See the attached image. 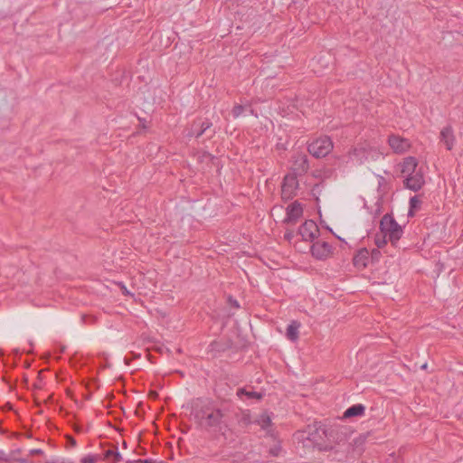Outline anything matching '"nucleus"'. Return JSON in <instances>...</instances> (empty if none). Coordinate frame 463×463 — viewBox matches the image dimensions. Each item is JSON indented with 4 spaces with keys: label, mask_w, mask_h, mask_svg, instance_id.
<instances>
[{
    "label": "nucleus",
    "mask_w": 463,
    "mask_h": 463,
    "mask_svg": "<svg viewBox=\"0 0 463 463\" xmlns=\"http://www.w3.org/2000/svg\"><path fill=\"white\" fill-rule=\"evenodd\" d=\"M335 430H327L322 427L308 426L307 436L305 438V447L312 446L320 451L334 449L333 442L330 438L333 437Z\"/></svg>",
    "instance_id": "f03ea898"
},
{
    "label": "nucleus",
    "mask_w": 463,
    "mask_h": 463,
    "mask_svg": "<svg viewBox=\"0 0 463 463\" xmlns=\"http://www.w3.org/2000/svg\"><path fill=\"white\" fill-rule=\"evenodd\" d=\"M205 132L203 131V129H201V128H199V129L195 131V130H194V128L192 127V129L188 132L187 136L199 138Z\"/></svg>",
    "instance_id": "a878e982"
},
{
    "label": "nucleus",
    "mask_w": 463,
    "mask_h": 463,
    "mask_svg": "<svg viewBox=\"0 0 463 463\" xmlns=\"http://www.w3.org/2000/svg\"><path fill=\"white\" fill-rule=\"evenodd\" d=\"M67 442L71 447H76V439L71 436H67Z\"/></svg>",
    "instance_id": "c85d7f7f"
},
{
    "label": "nucleus",
    "mask_w": 463,
    "mask_h": 463,
    "mask_svg": "<svg viewBox=\"0 0 463 463\" xmlns=\"http://www.w3.org/2000/svg\"><path fill=\"white\" fill-rule=\"evenodd\" d=\"M231 303L236 308H238L240 307L237 300H232V301L231 300Z\"/></svg>",
    "instance_id": "72a5a7b5"
},
{
    "label": "nucleus",
    "mask_w": 463,
    "mask_h": 463,
    "mask_svg": "<svg viewBox=\"0 0 463 463\" xmlns=\"http://www.w3.org/2000/svg\"><path fill=\"white\" fill-rule=\"evenodd\" d=\"M212 126H213L212 122L208 119L202 121V122L194 120L192 125L193 128H195V127L201 128V129H203L204 132H206L208 129H210L212 128Z\"/></svg>",
    "instance_id": "4be33fe9"
},
{
    "label": "nucleus",
    "mask_w": 463,
    "mask_h": 463,
    "mask_svg": "<svg viewBox=\"0 0 463 463\" xmlns=\"http://www.w3.org/2000/svg\"><path fill=\"white\" fill-rule=\"evenodd\" d=\"M388 143L391 148L398 154H402L411 147V143L408 139L397 135H391L388 138Z\"/></svg>",
    "instance_id": "6e6552de"
},
{
    "label": "nucleus",
    "mask_w": 463,
    "mask_h": 463,
    "mask_svg": "<svg viewBox=\"0 0 463 463\" xmlns=\"http://www.w3.org/2000/svg\"><path fill=\"white\" fill-rule=\"evenodd\" d=\"M257 422L263 430H267L271 425V419L268 414L264 413L260 416Z\"/></svg>",
    "instance_id": "412c9836"
},
{
    "label": "nucleus",
    "mask_w": 463,
    "mask_h": 463,
    "mask_svg": "<svg viewBox=\"0 0 463 463\" xmlns=\"http://www.w3.org/2000/svg\"><path fill=\"white\" fill-rule=\"evenodd\" d=\"M381 233L388 237L392 246L398 247V242L403 234V230L394 218L389 214H384L380 221Z\"/></svg>",
    "instance_id": "7ed1b4c3"
},
{
    "label": "nucleus",
    "mask_w": 463,
    "mask_h": 463,
    "mask_svg": "<svg viewBox=\"0 0 463 463\" xmlns=\"http://www.w3.org/2000/svg\"><path fill=\"white\" fill-rule=\"evenodd\" d=\"M119 285H120V288L122 290L123 295H125V296L130 295L129 291L127 289V288L122 283H119Z\"/></svg>",
    "instance_id": "7c9ffc66"
},
{
    "label": "nucleus",
    "mask_w": 463,
    "mask_h": 463,
    "mask_svg": "<svg viewBox=\"0 0 463 463\" xmlns=\"http://www.w3.org/2000/svg\"><path fill=\"white\" fill-rule=\"evenodd\" d=\"M92 457H93L94 458H96V462H98V461H99V460H100V459H103V457L101 458V456H100V455H98V454H97V455H92Z\"/></svg>",
    "instance_id": "f704fd0d"
},
{
    "label": "nucleus",
    "mask_w": 463,
    "mask_h": 463,
    "mask_svg": "<svg viewBox=\"0 0 463 463\" xmlns=\"http://www.w3.org/2000/svg\"><path fill=\"white\" fill-rule=\"evenodd\" d=\"M418 165V162L415 157L409 156L404 159L402 168V173L406 175H411L416 173V167Z\"/></svg>",
    "instance_id": "4468645a"
},
{
    "label": "nucleus",
    "mask_w": 463,
    "mask_h": 463,
    "mask_svg": "<svg viewBox=\"0 0 463 463\" xmlns=\"http://www.w3.org/2000/svg\"><path fill=\"white\" fill-rule=\"evenodd\" d=\"M53 463H73L72 461H61V462H53Z\"/></svg>",
    "instance_id": "e433bc0d"
},
{
    "label": "nucleus",
    "mask_w": 463,
    "mask_h": 463,
    "mask_svg": "<svg viewBox=\"0 0 463 463\" xmlns=\"http://www.w3.org/2000/svg\"><path fill=\"white\" fill-rule=\"evenodd\" d=\"M244 111V107L242 105H235L232 110V116L234 118L240 117Z\"/></svg>",
    "instance_id": "393cba45"
},
{
    "label": "nucleus",
    "mask_w": 463,
    "mask_h": 463,
    "mask_svg": "<svg viewBox=\"0 0 463 463\" xmlns=\"http://www.w3.org/2000/svg\"><path fill=\"white\" fill-rule=\"evenodd\" d=\"M236 418L238 424L242 428H245L251 423V417L249 411H241L236 414Z\"/></svg>",
    "instance_id": "6ab92c4d"
},
{
    "label": "nucleus",
    "mask_w": 463,
    "mask_h": 463,
    "mask_svg": "<svg viewBox=\"0 0 463 463\" xmlns=\"http://www.w3.org/2000/svg\"><path fill=\"white\" fill-rule=\"evenodd\" d=\"M368 251L366 250H359L354 257V265L358 268H365L368 260Z\"/></svg>",
    "instance_id": "a211bd4d"
},
{
    "label": "nucleus",
    "mask_w": 463,
    "mask_h": 463,
    "mask_svg": "<svg viewBox=\"0 0 463 463\" xmlns=\"http://www.w3.org/2000/svg\"><path fill=\"white\" fill-rule=\"evenodd\" d=\"M311 252L315 258L323 260L331 254L332 246L326 241H317L312 245Z\"/></svg>",
    "instance_id": "1a4fd4ad"
},
{
    "label": "nucleus",
    "mask_w": 463,
    "mask_h": 463,
    "mask_svg": "<svg viewBox=\"0 0 463 463\" xmlns=\"http://www.w3.org/2000/svg\"><path fill=\"white\" fill-rule=\"evenodd\" d=\"M292 158V175L296 176L305 175L309 169L307 156L304 153H296Z\"/></svg>",
    "instance_id": "423d86ee"
},
{
    "label": "nucleus",
    "mask_w": 463,
    "mask_h": 463,
    "mask_svg": "<svg viewBox=\"0 0 463 463\" xmlns=\"http://www.w3.org/2000/svg\"><path fill=\"white\" fill-rule=\"evenodd\" d=\"M2 460L3 461H8V458H7V457L3 455V456H0V461H2Z\"/></svg>",
    "instance_id": "c9c22d12"
},
{
    "label": "nucleus",
    "mask_w": 463,
    "mask_h": 463,
    "mask_svg": "<svg viewBox=\"0 0 463 463\" xmlns=\"http://www.w3.org/2000/svg\"><path fill=\"white\" fill-rule=\"evenodd\" d=\"M43 450H42V449H32V450L30 451V454H31V455H41V454H43Z\"/></svg>",
    "instance_id": "2f4dec72"
},
{
    "label": "nucleus",
    "mask_w": 463,
    "mask_h": 463,
    "mask_svg": "<svg viewBox=\"0 0 463 463\" xmlns=\"http://www.w3.org/2000/svg\"><path fill=\"white\" fill-rule=\"evenodd\" d=\"M298 234L302 237L303 241H312L318 236L319 228L314 221L307 220L298 228Z\"/></svg>",
    "instance_id": "0eeeda50"
},
{
    "label": "nucleus",
    "mask_w": 463,
    "mask_h": 463,
    "mask_svg": "<svg viewBox=\"0 0 463 463\" xmlns=\"http://www.w3.org/2000/svg\"><path fill=\"white\" fill-rule=\"evenodd\" d=\"M387 241L388 237L381 233L380 235H376L375 244L377 245L378 248H382L387 243Z\"/></svg>",
    "instance_id": "5701e85b"
},
{
    "label": "nucleus",
    "mask_w": 463,
    "mask_h": 463,
    "mask_svg": "<svg viewBox=\"0 0 463 463\" xmlns=\"http://www.w3.org/2000/svg\"><path fill=\"white\" fill-rule=\"evenodd\" d=\"M7 406H8V409H11V408H12V406H11V404H10V403H7Z\"/></svg>",
    "instance_id": "a19ab883"
},
{
    "label": "nucleus",
    "mask_w": 463,
    "mask_h": 463,
    "mask_svg": "<svg viewBox=\"0 0 463 463\" xmlns=\"http://www.w3.org/2000/svg\"><path fill=\"white\" fill-rule=\"evenodd\" d=\"M439 139L446 145L448 150H451L454 146L455 136L451 126L443 128L439 134Z\"/></svg>",
    "instance_id": "f8f14e48"
},
{
    "label": "nucleus",
    "mask_w": 463,
    "mask_h": 463,
    "mask_svg": "<svg viewBox=\"0 0 463 463\" xmlns=\"http://www.w3.org/2000/svg\"><path fill=\"white\" fill-rule=\"evenodd\" d=\"M139 463H156V461L153 459H142Z\"/></svg>",
    "instance_id": "473e14b6"
},
{
    "label": "nucleus",
    "mask_w": 463,
    "mask_h": 463,
    "mask_svg": "<svg viewBox=\"0 0 463 463\" xmlns=\"http://www.w3.org/2000/svg\"><path fill=\"white\" fill-rule=\"evenodd\" d=\"M302 215L303 207L298 201H295L287 207V217L285 219V222L295 224Z\"/></svg>",
    "instance_id": "9d476101"
},
{
    "label": "nucleus",
    "mask_w": 463,
    "mask_h": 463,
    "mask_svg": "<svg viewBox=\"0 0 463 463\" xmlns=\"http://www.w3.org/2000/svg\"><path fill=\"white\" fill-rule=\"evenodd\" d=\"M365 407L361 404L357 403L351 407H349L345 412H344V418H352L356 416H362L364 414Z\"/></svg>",
    "instance_id": "dca6fc26"
},
{
    "label": "nucleus",
    "mask_w": 463,
    "mask_h": 463,
    "mask_svg": "<svg viewBox=\"0 0 463 463\" xmlns=\"http://www.w3.org/2000/svg\"><path fill=\"white\" fill-rule=\"evenodd\" d=\"M281 451V446L279 444L275 445L274 447L269 449V454L278 457Z\"/></svg>",
    "instance_id": "bb28decb"
},
{
    "label": "nucleus",
    "mask_w": 463,
    "mask_h": 463,
    "mask_svg": "<svg viewBox=\"0 0 463 463\" xmlns=\"http://www.w3.org/2000/svg\"><path fill=\"white\" fill-rule=\"evenodd\" d=\"M349 155L351 156L359 157V156H364L365 150L363 147H354L350 152Z\"/></svg>",
    "instance_id": "b1692460"
},
{
    "label": "nucleus",
    "mask_w": 463,
    "mask_h": 463,
    "mask_svg": "<svg viewBox=\"0 0 463 463\" xmlns=\"http://www.w3.org/2000/svg\"><path fill=\"white\" fill-rule=\"evenodd\" d=\"M198 424L206 431L224 434L228 428L226 414L213 403H208L201 407L194 414Z\"/></svg>",
    "instance_id": "f257e3e1"
},
{
    "label": "nucleus",
    "mask_w": 463,
    "mask_h": 463,
    "mask_svg": "<svg viewBox=\"0 0 463 463\" xmlns=\"http://www.w3.org/2000/svg\"><path fill=\"white\" fill-rule=\"evenodd\" d=\"M237 396L241 399L243 397H246L248 400L256 399V400H261L263 397V394L261 392H254L251 390H247L246 388H239L237 390Z\"/></svg>",
    "instance_id": "f3484780"
},
{
    "label": "nucleus",
    "mask_w": 463,
    "mask_h": 463,
    "mask_svg": "<svg viewBox=\"0 0 463 463\" xmlns=\"http://www.w3.org/2000/svg\"><path fill=\"white\" fill-rule=\"evenodd\" d=\"M421 203L422 202L418 195H414L413 197H411L410 199V209H409L408 215L413 216L415 212L420 210Z\"/></svg>",
    "instance_id": "aec40b11"
},
{
    "label": "nucleus",
    "mask_w": 463,
    "mask_h": 463,
    "mask_svg": "<svg viewBox=\"0 0 463 463\" xmlns=\"http://www.w3.org/2000/svg\"><path fill=\"white\" fill-rule=\"evenodd\" d=\"M142 459L134 460L133 463H139Z\"/></svg>",
    "instance_id": "4c0bfd02"
},
{
    "label": "nucleus",
    "mask_w": 463,
    "mask_h": 463,
    "mask_svg": "<svg viewBox=\"0 0 463 463\" xmlns=\"http://www.w3.org/2000/svg\"><path fill=\"white\" fill-rule=\"evenodd\" d=\"M21 463H25V459H20Z\"/></svg>",
    "instance_id": "ea45409f"
},
{
    "label": "nucleus",
    "mask_w": 463,
    "mask_h": 463,
    "mask_svg": "<svg viewBox=\"0 0 463 463\" xmlns=\"http://www.w3.org/2000/svg\"><path fill=\"white\" fill-rule=\"evenodd\" d=\"M298 188V181L295 175H285L281 185V198L285 201L292 199Z\"/></svg>",
    "instance_id": "39448f33"
},
{
    "label": "nucleus",
    "mask_w": 463,
    "mask_h": 463,
    "mask_svg": "<svg viewBox=\"0 0 463 463\" xmlns=\"http://www.w3.org/2000/svg\"><path fill=\"white\" fill-rule=\"evenodd\" d=\"M80 463H96V458L92 455H87L80 459Z\"/></svg>",
    "instance_id": "cd10ccee"
},
{
    "label": "nucleus",
    "mask_w": 463,
    "mask_h": 463,
    "mask_svg": "<svg viewBox=\"0 0 463 463\" xmlns=\"http://www.w3.org/2000/svg\"><path fill=\"white\" fill-rule=\"evenodd\" d=\"M334 147L333 141L327 136H322L307 146V151L316 158L326 156Z\"/></svg>",
    "instance_id": "20e7f679"
},
{
    "label": "nucleus",
    "mask_w": 463,
    "mask_h": 463,
    "mask_svg": "<svg viewBox=\"0 0 463 463\" xmlns=\"http://www.w3.org/2000/svg\"><path fill=\"white\" fill-rule=\"evenodd\" d=\"M294 237V232L292 231H288L285 234H284V238L285 240H287L288 241H291V240L293 239Z\"/></svg>",
    "instance_id": "c756f323"
},
{
    "label": "nucleus",
    "mask_w": 463,
    "mask_h": 463,
    "mask_svg": "<svg viewBox=\"0 0 463 463\" xmlns=\"http://www.w3.org/2000/svg\"><path fill=\"white\" fill-rule=\"evenodd\" d=\"M103 459L109 460L111 463H119L122 461L123 458L121 454L118 452V447L115 445H111L110 449L104 451Z\"/></svg>",
    "instance_id": "ddd939ff"
},
{
    "label": "nucleus",
    "mask_w": 463,
    "mask_h": 463,
    "mask_svg": "<svg viewBox=\"0 0 463 463\" xmlns=\"http://www.w3.org/2000/svg\"><path fill=\"white\" fill-rule=\"evenodd\" d=\"M215 134V131H213L212 135L209 137L210 138Z\"/></svg>",
    "instance_id": "58836bf2"
},
{
    "label": "nucleus",
    "mask_w": 463,
    "mask_h": 463,
    "mask_svg": "<svg viewBox=\"0 0 463 463\" xmlns=\"http://www.w3.org/2000/svg\"><path fill=\"white\" fill-rule=\"evenodd\" d=\"M127 463H133V461H128Z\"/></svg>",
    "instance_id": "79ce46f5"
},
{
    "label": "nucleus",
    "mask_w": 463,
    "mask_h": 463,
    "mask_svg": "<svg viewBox=\"0 0 463 463\" xmlns=\"http://www.w3.org/2000/svg\"><path fill=\"white\" fill-rule=\"evenodd\" d=\"M300 323L298 321H292L287 327L286 336L288 340L296 342L298 339V329Z\"/></svg>",
    "instance_id": "2eb2a0df"
},
{
    "label": "nucleus",
    "mask_w": 463,
    "mask_h": 463,
    "mask_svg": "<svg viewBox=\"0 0 463 463\" xmlns=\"http://www.w3.org/2000/svg\"><path fill=\"white\" fill-rule=\"evenodd\" d=\"M424 183V177L420 172H416L408 175V176L404 180L405 187L414 192L420 190Z\"/></svg>",
    "instance_id": "9b49d317"
}]
</instances>
